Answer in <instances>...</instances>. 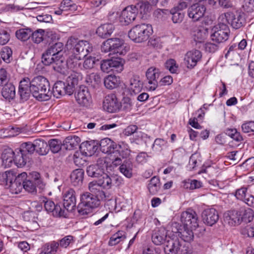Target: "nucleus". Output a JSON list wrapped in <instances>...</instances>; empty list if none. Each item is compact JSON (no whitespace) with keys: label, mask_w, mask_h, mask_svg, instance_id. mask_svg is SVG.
Returning a JSON list of instances; mask_svg holds the SVG:
<instances>
[{"label":"nucleus","mask_w":254,"mask_h":254,"mask_svg":"<svg viewBox=\"0 0 254 254\" xmlns=\"http://www.w3.org/2000/svg\"><path fill=\"white\" fill-rule=\"evenodd\" d=\"M14 153V164L18 167H22L29 162L30 158L27 154L22 152L19 148L16 149Z\"/></svg>","instance_id":"bb28decb"},{"label":"nucleus","mask_w":254,"mask_h":254,"mask_svg":"<svg viewBox=\"0 0 254 254\" xmlns=\"http://www.w3.org/2000/svg\"><path fill=\"white\" fill-rule=\"evenodd\" d=\"M194 41L196 42H202L207 37L208 30L203 27L197 28L192 32Z\"/></svg>","instance_id":"4c0bfd02"},{"label":"nucleus","mask_w":254,"mask_h":254,"mask_svg":"<svg viewBox=\"0 0 254 254\" xmlns=\"http://www.w3.org/2000/svg\"><path fill=\"white\" fill-rule=\"evenodd\" d=\"M171 12L170 15H172V19L174 23H180L183 21L184 17V12L175 8L171 9Z\"/></svg>","instance_id":"864d4df0"},{"label":"nucleus","mask_w":254,"mask_h":254,"mask_svg":"<svg viewBox=\"0 0 254 254\" xmlns=\"http://www.w3.org/2000/svg\"><path fill=\"white\" fill-rule=\"evenodd\" d=\"M165 67L172 73H176L177 72L178 66L176 61L174 59H169L165 63Z\"/></svg>","instance_id":"0e129e2a"},{"label":"nucleus","mask_w":254,"mask_h":254,"mask_svg":"<svg viewBox=\"0 0 254 254\" xmlns=\"http://www.w3.org/2000/svg\"><path fill=\"white\" fill-rule=\"evenodd\" d=\"M42 202L44 204L45 210L48 213H51L55 217H66L67 213L64 209L59 204H55L54 201L44 197Z\"/></svg>","instance_id":"2eb2a0df"},{"label":"nucleus","mask_w":254,"mask_h":254,"mask_svg":"<svg viewBox=\"0 0 254 254\" xmlns=\"http://www.w3.org/2000/svg\"><path fill=\"white\" fill-rule=\"evenodd\" d=\"M67 48H73L74 53H78L85 57L93 50L91 45L87 41L79 40L74 37L69 38L66 42Z\"/></svg>","instance_id":"6e6552de"},{"label":"nucleus","mask_w":254,"mask_h":254,"mask_svg":"<svg viewBox=\"0 0 254 254\" xmlns=\"http://www.w3.org/2000/svg\"><path fill=\"white\" fill-rule=\"evenodd\" d=\"M84 177V171L81 169H77L73 171L70 174V180L74 186L82 184Z\"/></svg>","instance_id":"c9c22d12"},{"label":"nucleus","mask_w":254,"mask_h":254,"mask_svg":"<svg viewBox=\"0 0 254 254\" xmlns=\"http://www.w3.org/2000/svg\"><path fill=\"white\" fill-rule=\"evenodd\" d=\"M61 8L64 11L75 9L76 5L71 0H63L60 5Z\"/></svg>","instance_id":"e2e57ef3"},{"label":"nucleus","mask_w":254,"mask_h":254,"mask_svg":"<svg viewBox=\"0 0 254 254\" xmlns=\"http://www.w3.org/2000/svg\"><path fill=\"white\" fill-rule=\"evenodd\" d=\"M80 151L85 156H92L99 148V142L95 140L86 141L82 142L79 147Z\"/></svg>","instance_id":"b1692460"},{"label":"nucleus","mask_w":254,"mask_h":254,"mask_svg":"<svg viewBox=\"0 0 254 254\" xmlns=\"http://www.w3.org/2000/svg\"><path fill=\"white\" fill-rule=\"evenodd\" d=\"M44 31L42 29H38L34 32H31V39L35 43H40L43 40V37Z\"/></svg>","instance_id":"052dcab7"},{"label":"nucleus","mask_w":254,"mask_h":254,"mask_svg":"<svg viewBox=\"0 0 254 254\" xmlns=\"http://www.w3.org/2000/svg\"><path fill=\"white\" fill-rule=\"evenodd\" d=\"M133 163L129 159L125 160L120 166L119 170L125 177L130 178L133 175Z\"/></svg>","instance_id":"c756f323"},{"label":"nucleus","mask_w":254,"mask_h":254,"mask_svg":"<svg viewBox=\"0 0 254 254\" xmlns=\"http://www.w3.org/2000/svg\"><path fill=\"white\" fill-rule=\"evenodd\" d=\"M121 178L117 175L108 174L105 173L98 180L91 182L89 184L94 189V191L97 192V190L104 196H106L102 189H110L113 186L119 185L121 184Z\"/></svg>","instance_id":"20e7f679"},{"label":"nucleus","mask_w":254,"mask_h":254,"mask_svg":"<svg viewBox=\"0 0 254 254\" xmlns=\"http://www.w3.org/2000/svg\"><path fill=\"white\" fill-rule=\"evenodd\" d=\"M64 45L62 42L50 44L43 54L42 62L46 65L52 64L53 69L60 73H64L67 67V62L64 55Z\"/></svg>","instance_id":"f03ea898"},{"label":"nucleus","mask_w":254,"mask_h":254,"mask_svg":"<svg viewBox=\"0 0 254 254\" xmlns=\"http://www.w3.org/2000/svg\"><path fill=\"white\" fill-rule=\"evenodd\" d=\"M81 151H76L73 155V161L74 164L79 167L83 166L85 163V160L83 158V155Z\"/></svg>","instance_id":"bf43d9fd"},{"label":"nucleus","mask_w":254,"mask_h":254,"mask_svg":"<svg viewBox=\"0 0 254 254\" xmlns=\"http://www.w3.org/2000/svg\"><path fill=\"white\" fill-rule=\"evenodd\" d=\"M160 74L159 69L154 67H151L147 70L146 87L148 90L154 91L156 89Z\"/></svg>","instance_id":"4468645a"},{"label":"nucleus","mask_w":254,"mask_h":254,"mask_svg":"<svg viewBox=\"0 0 254 254\" xmlns=\"http://www.w3.org/2000/svg\"><path fill=\"white\" fill-rule=\"evenodd\" d=\"M131 150L128 144L125 142L121 141L117 144L115 153H118L119 156L122 159H127L130 155Z\"/></svg>","instance_id":"c85d7f7f"},{"label":"nucleus","mask_w":254,"mask_h":254,"mask_svg":"<svg viewBox=\"0 0 254 254\" xmlns=\"http://www.w3.org/2000/svg\"><path fill=\"white\" fill-rule=\"evenodd\" d=\"M84 57H81V55L78 53H74L73 49H72V54L71 55L67 60H66L67 65L68 64H77L78 61L81 60Z\"/></svg>","instance_id":"69168bd1"},{"label":"nucleus","mask_w":254,"mask_h":254,"mask_svg":"<svg viewBox=\"0 0 254 254\" xmlns=\"http://www.w3.org/2000/svg\"><path fill=\"white\" fill-rule=\"evenodd\" d=\"M183 183L184 188L190 190L198 189L201 187V183L196 180L184 181Z\"/></svg>","instance_id":"4d7b16f0"},{"label":"nucleus","mask_w":254,"mask_h":254,"mask_svg":"<svg viewBox=\"0 0 254 254\" xmlns=\"http://www.w3.org/2000/svg\"><path fill=\"white\" fill-rule=\"evenodd\" d=\"M59 244L58 242H52L50 244H46L42 248V251L40 254H56Z\"/></svg>","instance_id":"79ce46f5"},{"label":"nucleus","mask_w":254,"mask_h":254,"mask_svg":"<svg viewBox=\"0 0 254 254\" xmlns=\"http://www.w3.org/2000/svg\"><path fill=\"white\" fill-rule=\"evenodd\" d=\"M123 232L119 231L111 238L109 241V245L113 246L118 244L120 241L124 240L126 237L122 235Z\"/></svg>","instance_id":"5fc2aeb1"},{"label":"nucleus","mask_w":254,"mask_h":254,"mask_svg":"<svg viewBox=\"0 0 254 254\" xmlns=\"http://www.w3.org/2000/svg\"><path fill=\"white\" fill-rule=\"evenodd\" d=\"M180 242L177 237H168L164 243V251L165 254H177L180 250Z\"/></svg>","instance_id":"aec40b11"},{"label":"nucleus","mask_w":254,"mask_h":254,"mask_svg":"<svg viewBox=\"0 0 254 254\" xmlns=\"http://www.w3.org/2000/svg\"><path fill=\"white\" fill-rule=\"evenodd\" d=\"M2 165L5 167H10L14 164V153L11 149H5L1 156Z\"/></svg>","instance_id":"cd10ccee"},{"label":"nucleus","mask_w":254,"mask_h":254,"mask_svg":"<svg viewBox=\"0 0 254 254\" xmlns=\"http://www.w3.org/2000/svg\"><path fill=\"white\" fill-rule=\"evenodd\" d=\"M153 33L152 26L148 24L141 23L133 27L128 32V37L135 43L147 41Z\"/></svg>","instance_id":"423d86ee"},{"label":"nucleus","mask_w":254,"mask_h":254,"mask_svg":"<svg viewBox=\"0 0 254 254\" xmlns=\"http://www.w3.org/2000/svg\"><path fill=\"white\" fill-rule=\"evenodd\" d=\"M161 184L159 177L154 176L149 181L147 185V189L149 193L155 195L158 193L160 189Z\"/></svg>","instance_id":"f704fd0d"},{"label":"nucleus","mask_w":254,"mask_h":254,"mask_svg":"<svg viewBox=\"0 0 254 254\" xmlns=\"http://www.w3.org/2000/svg\"><path fill=\"white\" fill-rule=\"evenodd\" d=\"M101 151L104 153H115L117 143L109 138L102 139L99 143Z\"/></svg>","instance_id":"393cba45"},{"label":"nucleus","mask_w":254,"mask_h":254,"mask_svg":"<svg viewBox=\"0 0 254 254\" xmlns=\"http://www.w3.org/2000/svg\"><path fill=\"white\" fill-rule=\"evenodd\" d=\"M1 95L6 100H11L15 96V86L11 83L5 84L1 90Z\"/></svg>","instance_id":"72a5a7b5"},{"label":"nucleus","mask_w":254,"mask_h":254,"mask_svg":"<svg viewBox=\"0 0 254 254\" xmlns=\"http://www.w3.org/2000/svg\"><path fill=\"white\" fill-rule=\"evenodd\" d=\"M108 162L104 158H98L95 164L91 165L87 167L86 173L91 177L98 178V179L105 173L107 169Z\"/></svg>","instance_id":"9b49d317"},{"label":"nucleus","mask_w":254,"mask_h":254,"mask_svg":"<svg viewBox=\"0 0 254 254\" xmlns=\"http://www.w3.org/2000/svg\"><path fill=\"white\" fill-rule=\"evenodd\" d=\"M63 209L67 212L72 211L76 206V198L75 192L72 189L65 190L63 193Z\"/></svg>","instance_id":"ddd939ff"},{"label":"nucleus","mask_w":254,"mask_h":254,"mask_svg":"<svg viewBox=\"0 0 254 254\" xmlns=\"http://www.w3.org/2000/svg\"><path fill=\"white\" fill-rule=\"evenodd\" d=\"M180 220L185 228L196 229L199 226L197 215L192 210H188L181 213Z\"/></svg>","instance_id":"f8f14e48"},{"label":"nucleus","mask_w":254,"mask_h":254,"mask_svg":"<svg viewBox=\"0 0 254 254\" xmlns=\"http://www.w3.org/2000/svg\"><path fill=\"white\" fill-rule=\"evenodd\" d=\"M35 151L40 155H46L49 152L48 144L42 139L34 140Z\"/></svg>","instance_id":"e433bc0d"},{"label":"nucleus","mask_w":254,"mask_h":254,"mask_svg":"<svg viewBox=\"0 0 254 254\" xmlns=\"http://www.w3.org/2000/svg\"><path fill=\"white\" fill-rule=\"evenodd\" d=\"M202 219L204 223L212 226L219 220L218 213L213 208L205 209L202 213Z\"/></svg>","instance_id":"412c9836"},{"label":"nucleus","mask_w":254,"mask_h":254,"mask_svg":"<svg viewBox=\"0 0 254 254\" xmlns=\"http://www.w3.org/2000/svg\"><path fill=\"white\" fill-rule=\"evenodd\" d=\"M171 10L167 9H157L156 10L154 14L155 17L158 19H165L171 14Z\"/></svg>","instance_id":"680f3d73"},{"label":"nucleus","mask_w":254,"mask_h":254,"mask_svg":"<svg viewBox=\"0 0 254 254\" xmlns=\"http://www.w3.org/2000/svg\"><path fill=\"white\" fill-rule=\"evenodd\" d=\"M104 83L107 88L113 89L119 85L120 80L115 75H109L105 78Z\"/></svg>","instance_id":"a19ab883"},{"label":"nucleus","mask_w":254,"mask_h":254,"mask_svg":"<svg viewBox=\"0 0 254 254\" xmlns=\"http://www.w3.org/2000/svg\"><path fill=\"white\" fill-rule=\"evenodd\" d=\"M242 129L245 133L254 131V121H250L243 124Z\"/></svg>","instance_id":"774afa93"},{"label":"nucleus","mask_w":254,"mask_h":254,"mask_svg":"<svg viewBox=\"0 0 254 254\" xmlns=\"http://www.w3.org/2000/svg\"><path fill=\"white\" fill-rule=\"evenodd\" d=\"M195 229L185 228L183 226L181 231L179 232L178 237H180L183 241L187 242H190L194 238L193 230Z\"/></svg>","instance_id":"ea45409f"},{"label":"nucleus","mask_w":254,"mask_h":254,"mask_svg":"<svg viewBox=\"0 0 254 254\" xmlns=\"http://www.w3.org/2000/svg\"><path fill=\"white\" fill-rule=\"evenodd\" d=\"M133 103L131 99L128 97H124L121 102H120V109H122L126 112H129L132 108Z\"/></svg>","instance_id":"3c124183"},{"label":"nucleus","mask_w":254,"mask_h":254,"mask_svg":"<svg viewBox=\"0 0 254 254\" xmlns=\"http://www.w3.org/2000/svg\"><path fill=\"white\" fill-rule=\"evenodd\" d=\"M137 14V8L134 5L127 6L122 11L119 17V21L122 25H128L135 20Z\"/></svg>","instance_id":"dca6fc26"},{"label":"nucleus","mask_w":254,"mask_h":254,"mask_svg":"<svg viewBox=\"0 0 254 254\" xmlns=\"http://www.w3.org/2000/svg\"><path fill=\"white\" fill-rule=\"evenodd\" d=\"M78 78L74 73L69 75L65 82L57 81L53 88L54 96L59 98L60 96L65 94L71 95L74 91L75 85L78 84Z\"/></svg>","instance_id":"39448f33"},{"label":"nucleus","mask_w":254,"mask_h":254,"mask_svg":"<svg viewBox=\"0 0 254 254\" xmlns=\"http://www.w3.org/2000/svg\"><path fill=\"white\" fill-rule=\"evenodd\" d=\"M167 141L162 138H156L152 145L153 150L159 152L161 151L164 146H166Z\"/></svg>","instance_id":"13d9d810"},{"label":"nucleus","mask_w":254,"mask_h":254,"mask_svg":"<svg viewBox=\"0 0 254 254\" xmlns=\"http://www.w3.org/2000/svg\"><path fill=\"white\" fill-rule=\"evenodd\" d=\"M103 107L108 112L116 113L120 110V102L115 94H111L105 97Z\"/></svg>","instance_id":"6ab92c4d"},{"label":"nucleus","mask_w":254,"mask_h":254,"mask_svg":"<svg viewBox=\"0 0 254 254\" xmlns=\"http://www.w3.org/2000/svg\"><path fill=\"white\" fill-rule=\"evenodd\" d=\"M228 223L231 226L240 224L242 222L241 208L239 210H232L229 211L228 216L226 217Z\"/></svg>","instance_id":"473e14b6"},{"label":"nucleus","mask_w":254,"mask_h":254,"mask_svg":"<svg viewBox=\"0 0 254 254\" xmlns=\"http://www.w3.org/2000/svg\"><path fill=\"white\" fill-rule=\"evenodd\" d=\"M201 57V53L199 50H192L189 51L186 54L184 59L185 64L188 68H192L196 65Z\"/></svg>","instance_id":"4be33fe9"},{"label":"nucleus","mask_w":254,"mask_h":254,"mask_svg":"<svg viewBox=\"0 0 254 254\" xmlns=\"http://www.w3.org/2000/svg\"><path fill=\"white\" fill-rule=\"evenodd\" d=\"M114 30V26L111 23H106L99 26L96 31L99 36L106 38L110 36Z\"/></svg>","instance_id":"7c9ffc66"},{"label":"nucleus","mask_w":254,"mask_h":254,"mask_svg":"<svg viewBox=\"0 0 254 254\" xmlns=\"http://www.w3.org/2000/svg\"><path fill=\"white\" fill-rule=\"evenodd\" d=\"M223 23H220L215 26L212 29V33L211 38L213 41L217 43H222L228 40L229 34L230 29L228 26Z\"/></svg>","instance_id":"9d476101"},{"label":"nucleus","mask_w":254,"mask_h":254,"mask_svg":"<svg viewBox=\"0 0 254 254\" xmlns=\"http://www.w3.org/2000/svg\"><path fill=\"white\" fill-rule=\"evenodd\" d=\"M80 141V138L77 136H68L64 140L63 146L66 150H72L78 146Z\"/></svg>","instance_id":"2f4dec72"},{"label":"nucleus","mask_w":254,"mask_h":254,"mask_svg":"<svg viewBox=\"0 0 254 254\" xmlns=\"http://www.w3.org/2000/svg\"><path fill=\"white\" fill-rule=\"evenodd\" d=\"M77 102L83 107H88L92 102V98L88 88L85 86H80L75 93Z\"/></svg>","instance_id":"a211bd4d"},{"label":"nucleus","mask_w":254,"mask_h":254,"mask_svg":"<svg viewBox=\"0 0 254 254\" xmlns=\"http://www.w3.org/2000/svg\"><path fill=\"white\" fill-rule=\"evenodd\" d=\"M220 19H225L226 22L230 24L232 27L236 29L243 27L246 24L245 14L242 11H236L235 12H227L222 14L220 16Z\"/></svg>","instance_id":"1a4fd4ad"},{"label":"nucleus","mask_w":254,"mask_h":254,"mask_svg":"<svg viewBox=\"0 0 254 254\" xmlns=\"http://www.w3.org/2000/svg\"><path fill=\"white\" fill-rule=\"evenodd\" d=\"M142 87V84L139 76H134L130 78L128 86L130 90L134 93H137L140 91Z\"/></svg>","instance_id":"58836bf2"},{"label":"nucleus","mask_w":254,"mask_h":254,"mask_svg":"<svg viewBox=\"0 0 254 254\" xmlns=\"http://www.w3.org/2000/svg\"><path fill=\"white\" fill-rule=\"evenodd\" d=\"M206 12V7L202 3H195L190 6L187 14L193 21H197L203 17Z\"/></svg>","instance_id":"f3484780"},{"label":"nucleus","mask_w":254,"mask_h":254,"mask_svg":"<svg viewBox=\"0 0 254 254\" xmlns=\"http://www.w3.org/2000/svg\"><path fill=\"white\" fill-rule=\"evenodd\" d=\"M32 30L29 28H23L16 31V37L23 41H25L31 37Z\"/></svg>","instance_id":"49530a36"},{"label":"nucleus","mask_w":254,"mask_h":254,"mask_svg":"<svg viewBox=\"0 0 254 254\" xmlns=\"http://www.w3.org/2000/svg\"><path fill=\"white\" fill-rule=\"evenodd\" d=\"M30 93L39 101L48 100L52 94L49 81L42 76H36L31 80L28 77L24 78L19 85L20 100L23 102L27 101Z\"/></svg>","instance_id":"f257e3e1"},{"label":"nucleus","mask_w":254,"mask_h":254,"mask_svg":"<svg viewBox=\"0 0 254 254\" xmlns=\"http://www.w3.org/2000/svg\"><path fill=\"white\" fill-rule=\"evenodd\" d=\"M168 238L167 232L164 228H157L153 231L151 239L155 245L160 246L164 244Z\"/></svg>","instance_id":"5701e85b"},{"label":"nucleus","mask_w":254,"mask_h":254,"mask_svg":"<svg viewBox=\"0 0 254 254\" xmlns=\"http://www.w3.org/2000/svg\"><path fill=\"white\" fill-rule=\"evenodd\" d=\"M129 50V48L125 45L124 41L121 39L110 38L104 42L101 46V51L104 53L111 52L119 55H124Z\"/></svg>","instance_id":"0eeeda50"},{"label":"nucleus","mask_w":254,"mask_h":254,"mask_svg":"<svg viewBox=\"0 0 254 254\" xmlns=\"http://www.w3.org/2000/svg\"><path fill=\"white\" fill-rule=\"evenodd\" d=\"M112 70L117 69V71H121L123 70L124 61L121 58H113L110 60Z\"/></svg>","instance_id":"6e6d98bb"},{"label":"nucleus","mask_w":254,"mask_h":254,"mask_svg":"<svg viewBox=\"0 0 254 254\" xmlns=\"http://www.w3.org/2000/svg\"><path fill=\"white\" fill-rule=\"evenodd\" d=\"M39 174L37 173L35 175V178L32 180L27 179L25 182H23V188L25 190L31 193L36 192L37 187L40 186V188H41L43 186L41 181L38 179Z\"/></svg>","instance_id":"a878e982"},{"label":"nucleus","mask_w":254,"mask_h":254,"mask_svg":"<svg viewBox=\"0 0 254 254\" xmlns=\"http://www.w3.org/2000/svg\"><path fill=\"white\" fill-rule=\"evenodd\" d=\"M240 233L244 237H254V224L242 227L241 228Z\"/></svg>","instance_id":"603ef678"},{"label":"nucleus","mask_w":254,"mask_h":254,"mask_svg":"<svg viewBox=\"0 0 254 254\" xmlns=\"http://www.w3.org/2000/svg\"><path fill=\"white\" fill-rule=\"evenodd\" d=\"M89 191L85 192L80 195V202L77 205L78 212L82 215H87L100 205L102 200H106V196L101 192L94 191V189L88 184Z\"/></svg>","instance_id":"7ed1b4c3"},{"label":"nucleus","mask_w":254,"mask_h":254,"mask_svg":"<svg viewBox=\"0 0 254 254\" xmlns=\"http://www.w3.org/2000/svg\"><path fill=\"white\" fill-rule=\"evenodd\" d=\"M15 178V175L12 171H7L0 173V182L1 184L8 186L9 184Z\"/></svg>","instance_id":"c03bdc74"},{"label":"nucleus","mask_w":254,"mask_h":254,"mask_svg":"<svg viewBox=\"0 0 254 254\" xmlns=\"http://www.w3.org/2000/svg\"><path fill=\"white\" fill-rule=\"evenodd\" d=\"M19 149L22 151V152L27 154V156H29L30 158L31 154H33L35 150L34 141L33 142H28L22 143Z\"/></svg>","instance_id":"a18cd8bd"},{"label":"nucleus","mask_w":254,"mask_h":254,"mask_svg":"<svg viewBox=\"0 0 254 254\" xmlns=\"http://www.w3.org/2000/svg\"><path fill=\"white\" fill-rule=\"evenodd\" d=\"M139 1L140 2L136 5H134V6L137 8V13L139 12L142 15L147 14L149 11L150 5L155 4L149 3L147 0Z\"/></svg>","instance_id":"37998d69"},{"label":"nucleus","mask_w":254,"mask_h":254,"mask_svg":"<svg viewBox=\"0 0 254 254\" xmlns=\"http://www.w3.org/2000/svg\"><path fill=\"white\" fill-rule=\"evenodd\" d=\"M49 149L50 148L53 153H57L59 152L62 149L63 144L61 141L53 139L49 140Z\"/></svg>","instance_id":"8fccbe9b"},{"label":"nucleus","mask_w":254,"mask_h":254,"mask_svg":"<svg viewBox=\"0 0 254 254\" xmlns=\"http://www.w3.org/2000/svg\"><path fill=\"white\" fill-rule=\"evenodd\" d=\"M99 62V60L96 59L95 57H90L84 61L83 67L85 69L92 68L96 63Z\"/></svg>","instance_id":"338daca9"},{"label":"nucleus","mask_w":254,"mask_h":254,"mask_svg":"<svg viewBox=\"0 0 254 254\" xmlns=\"http://www.w3.org/2000/svg\"><path fill=\"white\" fill-rule=\"evenodd\" d=\"M242 222L246 223L251 222L254 218V211L251 208H241Z\"/></svg>","instance_id":"de8ad7c7"},{"label":"nucleus","mask_w":254,"mask_h":254,"mask_svg":"<svg viewBox=\"0 0 254 254\" xmlns=\"http://www.w3.org/2000/svg\"><path fill=\"white\" fill-rule=\"evenodd\" d=\"M0 56L2 59L6 63H9L12 60V51L8 46L3 47L0 51Z\"/></svg>","instance_id":"09e8293b"}]
</instances>
